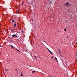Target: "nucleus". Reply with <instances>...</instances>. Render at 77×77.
Segmentation results:
<instances>
[{
    "mask_svg": "<svg viewBox=\"0 0 77 77\" xmlns=\"http://www.w3.org/2000/svg\"><path fill=\"white\" fill-rule=\"evenodd\" d=\"M11 45V47H12V48H15L13 46H12V45Z\"/></svg>",
    "mask_w": 77,
    "mask_h": 77,
    "instance_id": "7ed1b4c3",
    "label": "nucleus"
},
{
    "mask_svg": "<svg viewBox=\"0 0 77 77\" xmlns=\"http://www.w3.org/2000/svg\"><path fill=\"white\" fill-rule=\"evenodd\" d=\"M60 56H61V57H62V56L60 55Z\"/></svg>",
    "mask_w": 77,
    "mask_h": 77,
    "instance_id": "a211bd4d",
    "label": "nucleus"
},
{
    "mask_svg": "<svg viewBox=\"0 0 77 77\" xmlns=\"http://www.w3.org/2000/svg\"><path fill=\"white\" fill-rule=\"evenodd\" d=\"M53 57H52L51 58L53 59Z\"/></svg>",
    "mask_w": 77,
    "mask_h": 77,
    "instance_id": "6ab92c4d",
    "label": "nucleus"
},
{
    "mask_svg": "<svg viewBox=\"0 0 77 77\" xmlns=\"http://www.w3.org/2000/svg\"><path fill=\"white\" fill-rule=\"evenodd\" d=\"M47 49H48V50L49 51H50V50H49V49H48V48H47Z\"/></svg>",
    "mask_w": 77,
    "mask_h": 77,
    "instance_id": "2eb2a0df",
    "label": "nucleus"
},
{
    "mask_svg": "<svg viewBox=\"0 0 77 77\" xmlns=\"http://www.w3.org/2000/svg\"><path fill=\"white\" fill-rule=\"evenodd\" d=\"M5 71H8V70H7V69H6V68H5Z\"/></svg>",
    "mask_w": 77,
    "mask_h": 77,
    "instance_id": "ddd939ff",
    "label": "nucleus"
},
{
    "mask_svg": "<svg viewBox=\"0 0 77 77\" xmlns=\"http://www.w3.org/2000/svg\"><path fill=\"white\" fill-rule=\"evenodd\" d=\"M16 25L15 23H14V28L15 27H16Z\"/></svg>",
    "mask_w": 77,
    "mask_h": 77,
    "instance_id": "20e7f679",
    "label": "nucleus"
},
{
    "mask_svg": "<svg viewBox=\"0 0 77 77\" xmlns=\"http://www.w3.org/2000/svg\"><path fill=\"white\" fill-rule=\"evenodd\" d=\"M29 66V67H31V66Z\"/></svg>",
    "mask_w": 77,
    "mask_h": 77,
    "instance_id": "4be33fe9",
    "label": "nucleus"
},
{
    "mask_svg": "<svg viewBox=\"0 0 77 77\" xmlns=\"http://www.w3.org/2000/svg\"><path fill=\"white\" fill-rule=\"evenodd\" d=\"M76 44H77V42H76Z\"/></svg>",
    "mask_w": 77,
    "mask_h": 77,
    "instance_id": "bb28decb",
    "label": "nucleus"
},
{
    "mask_svg": "<svg viewBox=\"0 0 77 77\" xmlns=\"http://www.w3.org/2000/svg\"><path fill=\"white\" fill-rule=\"evenodd\" d=\"M49 52H50V53H51V54H53V53H52V52L51 51H49Z\"/></svg>",
    "mask_w": 77,
    "mask_h": 77,
    "instance_id": "6e6552de",
    "label": "nucleus"
},
{
    "mask_svg": "<svg viewBox=\"0 0 77 77\" xmlns=\"http://www.w3.org/2000/svg\"><path fill=\"white\" fill-rule=\"evenodd\" d=\"M44 42L45 43V41H44Z\"/></svg>",
    "mask_w": 77,
    "mask_h": 77,
    "instance_id": "aec40b11",
    "label": "nucleus"
},
{
    "mask_svg": "<svg viewBox=\"0 0 77 77\" xmlns=\"http://www.w3.org/2000/svg\"><path fill=\"white\" fill-rule=\"evenodd\" d=\"M20 75H21V76H22V77H23V74H22V72H21Z\"/></svg>",
    "mask_w": 77,
    "mask_h": 77,
    "instance_id": "0eeeda50",
    "label": "nucleus"
},
{
    "mask_svg": "<svg viewBox=\"0 0 77 77\" xmlns=\"http://www.w3.org/2000/svg\"><path fill=\"white\" fill-rule=\"evenodd\" d=\"M35 58H36V57H37L36 56H35Z\"/></svg>",
    "mask_w": 77,
    "mask_h": 77,
    "instance_id": "5701e85b",
    "label": "nucleus"
},
{
    "mask_svg": "<svg viewBox=\"0 0 77 77\" xmlns=\"http://www.w3.org/2000/svg\"><path fill=\"white\" fill-rule=\"evenodd\" d=\"M64 6H65V7H69V4L68 2H67L64 4Z\"/></svg>",
    "mask_w": 77,
    "mask_h": 77,
    "instance_id": "f257e3e1",
    "label": "nucleus"
},
{
    "mask_svg": "<svg viewBox=\"0 0 77 77\" xmlns=\"http://www.w3.org/2000/svg\"><path fill=\"white\" fill-rule=\"evenodd\" d=\"M15 50H17L18 51V52H20V51L19 50L17 49L16 48Z\"/></svg>",
    "mask_w": 77,
    "mask_h": 77,
    "instance_id": "39448f33",
    "label": "nucleus"
},
{
    "mask_svg": "<svg viewBox=\"0 0 77 77\" xmlns=\"http://www.w3.org/2000/svg\"><path fill=\"white\" fill-rule=\"evenodd\" d=\"M23 4H24V2L23 1V2H22V5H23Z\"/></svg>",
    "mask_w": 77,
    "mask_h": 77,
    "instance_id": "9b49d317",
    "label": "nucleus"
},
{
    "mask_svg": "<svg viewBox=\"0 0 77 77\" xmlns=\"http://www.w3.org/2000/svg\"><path fill=\"white\" fill-rule=\"evenodd\" d=\"M55 60L57 61V62H58V61L57 60V58H56V57H55Z\"/></svg>",
    "mask_w": 77,
    "mask_h": 77,
    "instance_id": "423d86ee",
    "label": "nucleus"
},
{
    "mask_svg": "<svg viewBox=\"0 0 77 77\" xmlns=\"http://www.w3.org/2000/svg\"><path fill=\"white\" fill-rule=\"evenodd\" d=\"M12 22H13V23H14V22H15V21H14V20H12Z\"/></svg>",
    "mask_w": 77,
    "mask_h": 77,
    "instance_id": "4468645a",
    "label": "nucleus"
},
{
    "mask_svg": "<svg viewBox=\"0 0 77 77\" xmlns=\"http://www.w3.org/2000/svg\"><path fill=\"white\" fill-rule=\"evenodd\" d=\"M22 32H23V31H22Z\"/></svg>",
    "mask_w": 77,
    "mask_h": 77,
    "instance_id": "393cba45",
    "label": "nucleus"
},
{
    "mask_svg": "<svg viewBox=\"0 0 77 77\" xmlns=\"http://www.w3.org/2000/svg\"><path fill=\"white\" fill-rule=\"evenodd\" d=\"M58 50H59V52L60 53V50H59V49H58Z\"/></svg>",
    "mask_w": 77,
    "mask_h": 77,
    "instance_id": "dca6fc26",
    "label": "nucleus"
},
{
    "mask_svg": "<svg viewBox=\"0 0 77 77\" xmlns=\"http://www.w3.org/2000/svg\"><path fill=\"white\" fill-rule=\"evenodd\" d=\"M35 71H32V73H35Z\"/></svg>",
    "mask_w": 77,
    "mask_h": 77,
    "instance_id": "1a4fd4ad",
    "label": "nucleus"
},
{
    "mask_svg": "<svg viewBox=\"0 0 77 77\" xmlns=\"http://www.w3.org/2000/svg\"><path fill=\"white\" fill-rule=\"evenodd\" d=\"M66 28H65V29H64V31L65 32H66Z\"/></svg>",
    "mask_w": 77,
    "mask_h": 77,
    "instance_id": "9d476101",
    "label": "nucleus"
},
{
    "mask_svg": "<svg viewBox=\"0 0 77 77\" xmlns=\"http://www.w3.org/2000/svg\"><path fill=\"white\" fill-rule=\"evenodd\" d=\"M12 37H15H15H17V36L16 35H15V34L12 35Z\"/></svg>",
    "mask_w": 77,
    "mask_h": 77,
    "instance_id": "f03ea898",
    "label": "nucleus"
},
{
    "mask_svg": "<svg viewBox=\"0 0 77 77\" xmlns=\"http://www.w3.org/2000/svg\"><path fill=\"white\" fill-rule=\"evenodd\" d=\"M2 47L1 45H0V47Z\"/></svg>",
    "mask_w": 77,
    "mask_h": 77,
    "instance_id": "412c9836",
    "label": "nucleus"
},
{
    "mask_svg": "<svg viewBox=\"0 0 77 77\" xmlns=\"http://www.w3.org/2000/svg\"><path fill=\"white\" fill-rule=\"evenodd\" d=\"M43 38V39H44V37Z\"/></svg>",
    "mask_w": 77,
    "mask_h": 77,
    "instance_id": "b1692460",
    "label": "nucleus"
},
{
    "mask_svg": "<svg viewBox=\"0 0 77 77\" xmlns=\"http://www.w3.org/2000/svg\"><path fill=\"white\" fill-rule=\"evenodd\" d=\"M68 11H69V10L68 9Z\"/></svg>",
    "mask_w": 77,
    "mask_h": 77,
    "instance_id": "a878e982",
    "label": "nucleus"
},
{
    "mask_svg": "<svg viewBox=\"0 0 77 77\" xmlns=\"http://www.w3.org/2000/svg\"><path fill=\"white\" fill-rule=\"evenodd\" d=\"M52 2H51V1L50 2V3H51Z\"/></svg>",
    "mask_w": 77,
    "mask_h": 77,
    "instance_id": "f3484780",
    "label": "nucleus"
},
{
    "mask_svg": "<svg viewBox=\"0 0 77 77\" xmlns=\"http://www.w3.org/2000/svg\"><path fill=\"white\" fill-rule=\"evenodd\" d=\"M19 12H20V10H18L17 11V12L18 13H19Z\"/></svg>",
    "mask_w": 77,
    "mask_h": 77,
    "instance_id": "f8f14e48",
    "label": "nucleus"
}]
</instances>
